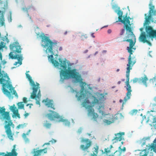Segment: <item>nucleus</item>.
Returning <instances> with one entry per match:
<instances>
[{
  "label": "nucleus",
  "mask_w": 156,
  "mask_h": 156,
  "mask_svg": "<svg viewBox=\"0 0 156 156\" xmlns=\"http://www.w3.org/2000/svg\"><path fill=\"white\" fill-rule=\"evenodd\" d=\"M47 153V148H45L43 149L37 150L34 152L33 156H40L42 153L45 154Z\"/></svg>",
  "instance_id": "nucleus-20"
},
{
  "label": "nucleus",
  "mask_w": 156,
  "mask_h": 156,
  "mask_svg": "<svg viewBox=\"0 0 156 156\" xmlns=\"http://www.w3.org/2000/svg\"><path fill=\"white\" fill-rule=\"evenodd\" d=\"M62 121L64 122V124L66 126H69L70 124V122L67 120L62 119L61 120Z\"/></svg>",
  "instance_id": "nucleus-35"
},
{
  "label": "nucleus",
  "mask_w": 156,
  "mask_h": 156,
  "mask_svg": "<svg viewBox=\"0 0 156 156\" xmlns=\"http://www.w3.org/2000/svg\"><path fill=\"white\" fill-rule=\"evenodd\" d=\"M81 142L83 143H85V145L83 144L80 145V149L85 152V151L88 152L87 151L88 149L92 145V142L88 139L82 138L81 140Z\"/></svg>",
  "instance_id": "nucleus-13"
},
{
  "label": "nucleus",
  "mask_w": 156,
  "mask_h": 156,
  "mask_svg": "<svg viewBox=\"0 0 156 156\" xmlns=\"http://www.w3.org/2000/svg\"><path fill=\"white\" fill-rule=\"evenodd\" d=\"M32 105H33L32 104H28L26 106H28L29 105H30L29 108H31V106Z\"/></svg>",
  "instance_id": "nucleus-49"
},
{
  "label": "nucleus",
  "mask_w": 156,
  "mask_h": 156,
  "mask_svg": "<svg viewBox=\"0 0 156 156\" xmlns=\"http://www.w3.org/2000/svg\"><path fill=\"white\" fill-rule=\"evenodd\" d=\"M86 108L88 109V111L89 114H93L94 113V109L92 108V106L89 105Z\"/></svg>",
  "instance_id": "nucleus-28"
},
{
  "label": "nucleus",
  "mask_w": 156,
  "mask_h": 156,
  "mask_svg": "<svg viewBox=\"0 0 156 156\" xmlns=\"http://www.w3.org/2000/svg\"><path fill=\"white\" fill-rule=\"evenodd\" d=\"M137 112V110L136 109H133L132 110L130 113V114L132 115H136Z\"/></svg>",
  "instance_id": "nucleus-39"
},
{
  "label": "nucleus",
  "mask_w": 156,
  "mask_h": 156,
  "mask_svg": "<svg viewBox=\"0 0 156 156\" xmlns=\"http://www.w3.org/2000/svg\"><path fill=\"white\" fill-rule=\"evenodd\" d=\"M29 115V114L28 113H26L24 114V116L25 117H27Z\"/></svg>",
  "instance_id": "nucleus-48"
},
{
  "label": "nucleus",
  "mask_w": 156,
  "mask_h": 156,
  "mask_svg": "<svg viewBox=\"0 0 156 156\" xmlns=\"http://www.w3.org/2000/svg\"><path fill=\"white\" fill-rule=\"evenodd\" d=\"M131 26L129 25L128 24L124 25V27L125 28L126 31H129V33L125 37V39L122 41H127L129 42V46L127 47V50L128 52L129 53V55L128 58V63L127 65V67L126 68V80L125 82L126 85V88L127 92L126 96L124 98H130L131 95V92L132 91V90L131 87L129 84V74L130 70L132 69V67L136 63L135 58H132L131 56V55L133 54L132 49L135 50L136 49V48H133V47L135 44L136 38L135 36L132 31Z\"/></svg>",
  "instance_id": "nucleus-1"
},
{
  "label": "nucleus",
  "mask_w": 156,
  "mask_h": 156,
  "mask_svg": "<svg viewBox=\"0 0 156 156\" xmlns=\"http://www.w3.org/2000/svg\"><path fill=\"white\" fill-rule=\"evenodd\" d=\"M147 152L146 149L143 150L140 152V156H147Z\"/></svg>",
  "instance_id": "nucleus-29"
},
{
  "label": "nucleus",
  "mask_w": 156,
  "mask_h": 156,
  "mask_svg": "<svg viewBox=\"0 0 156 156\" xmlns=\"http://www.w3.org/2000/svg\"><path fill=\"white\" fill-rule=\"evenodd\" d=\"M112 147L113 146L111 145L110 146L109 148L108 147L106 148H105L104 149V153L105 154L107 155H108V154L110 153Z\"/></svg>",
  "instance_id": "nucleus-26"
},
{
  "label": "nucleus",
  "mask_w": 156,
  "mask_h": 156,
  "mask_svg": "<svg viewBox=\"0 0 156 156\" xmlns=\"http://www.w3.org/2000/svg\"><path fill=\"white\" fill-rule=\"evenodd\" d=\"M43 126L44 127H45L46 128L49 129L50 128L51 124L48 122L47 121H46L43 124Z\"/></svg>",
  "instance_id": "nucleus-30"
},
{
  "label": "nucleus",
  "mask_w": 156,
  "mask_h": 156,
  "mask_svg": "<svg viewBox=\"0 0 156 156\" xmlns=\"http://www.w3.org/2000/svg\"><path fill=\"white\" fill-rule=\"evenodd\" d=\"M82 129H79L78 130V132L79 133H80L81 132Z\"/></svg>",
  "instance_id": "nucleus-52"
},
{
  "label": "nucleus",
  "mask_w": 156,
  "mask_h": 156,
  "mask_svg": "<svg viewBox=\"0 0 156 156\" xmlns=\"http://www.w3.org/2000/svg\"><path fill=\"white\" fill-rule=\"evenodd\" d=\"M1 76L2 78H0V82L3 84L4 86L7 88H9V90L12 92V85L9 83V76L6 74L3 76L0 69V76Z\"/></svg>",
  "instance_id": "nucleus-10"
},
{
  "label": "nucleus",
  "mask_w": 156,
  "mask_h": 156,
  "mask_svg": "<svg viewBox=\"0 0 156 156\" xmlns=\"http://www.w3.org/2000/svg\"><path fill=\"white\" fill-rule=\"evenodd\" d=\"M0 4L1 6L2 5L4 6V7L1 8L2 11L0 10V25L3 26L5 24L4 13L5 12V10L7 9L8 4L7 2L3 0H0Z\"/></svg>",
  "instance_id": "nucleus-11"
},
{
  "label": "nucleus",
  "mask_w": 156,
  "mask_h": 156,
  "mask_svg": "<svg viewBox=\"0 0 156 156\" xmlns=\"http://www.w3.org/2000/svg\"><path fill=\"white\" fill-rule=\"evenodd\" d=\"M22 137L25 141H27L29 140L28 138L27 137L25 133H23V134Z\"/></svg>",
  "instance_id": "nucleus-40"
},
{
  "label": "nucleus",
  "mask_w": 156,
  "mask_h": 156,
  "mask_svg": "<svg viewBox=\"0 0 156 156\" xmlns=\"http://www.w3.org/2000/svg\"><path fill=\"white\" fill-rule=\"evenodd\" d=\"M124 29H122L120 30V32L119 34L120 36H122V35H123V34L125 33V28L124 27Z\"/></svg>",
  "instance_id": "nucleus-41"
},
{
  "label": "nucleus",
  "mask_w": 156,
  "mask_h": 156,
  "mask_svg": "<svg viewBox=\"0 0 156 156\" xmlns=\"http://www.w3.org/2000/svg\"><path fill=\"white\" fill-rule=\"evenodd\" d=\"M18 108L20 109H24V105L23 102H19L17 103Z\"/></svg>",
  "instance_id": "nucleus-31"
},
{
  "label": "nucleus",
  "mask_w": 156,
  "mask_h": 156,
  "mask_svg": "<svg viewBox=\"0 0 156 156\" xmlns=\"http://www.w3.org/2000/svg\"><path fill=\"white\" fill-rule=\"evenodd\" d=\"M152 144H156V137L154 140L153 143Z\"/></svg>",
  "instance_id": "nucleus-55"
},
{
  "label": "nucleus",
  "mask_w": 156,
  "mask_h": 156,
  "mask_svg": "<svg viewBox=\"0 0 156 156\" xmlns=\"http://www.w3.org/2000/svg\"><path fill=\"white\" fill-rule=\"evenodd\" d=\"M5 109L4 107H2L0 109V114H1V118L3 119H5V123L7 124H6L5 126V132L7 136L8 137L9 139L12 141L14 140L13 135L14 133H13L11 131V126H12L13 127H14V124L11 120V118L9 114V112H5Z\"/></svg>",
  "instance_id": "nucleus-3"
},
{
  "label": "nucleus",
  "mask_w": 156,
  "mask_h": 156,
  "mask_svg": "<svg viewBox=\"0 0 156 156\" xmlns=\"http://www.w3.org/2000/svg\"><path fill=\"white\" fill-rule=\"evenodd\" d=\"M50 143L49 142H48L45 143L43 146H44V145H50Z\"/></svg>",
  "instance_id": "nucleus-53"
},
{
  "label": "nucleus",
  "mask_w": 156,
  "mask_h": 156,
  "mask_svg": "<svg viewBox=\"0 0 156 156\" xmlns=\"http://www.w3.org/2000/svg\"><path fill=\"white\" fill-rule=\"evenodd\" d=\"M140 31H142L143 30V27L140 28Z\"/></svg>",
  "instance_id": "nucleus-58"
},
{
  "label": "nucleus",
  "mask_w": 156,
  "mask_h": 156,
  "mask_svg": "<svg viewBox=\"0 0 156 156\" xmlns=\"http://www.w3.org/2000/svg\"><path fill=\"white\" fill-rule=\"evenodd\" d=\"M108 119H104L103 121L107 125H110L114 122V120L113 116L110 115V117L107 118Z\"/></svg>",
  "instance_id": "nucleus-23"
},
{
  "label": "nucleus",
  "mask_w": 156,
  "mask_h": 156,
  "mask_svg": "<svg viewBox=\"0 0 156 156\" xmlns=\"http://www.w3.org/2000/svg\"><path fill=\"white\" fill-rule=\"evenodd\" d=\"M153 0H150V2L149 4L150 6L149 10V14L148 16H147V14H145V22L144 24L149 25L150 23V22H152L156 23V20L154 21L153 20V18L152 17V16L156 15V10H154V6L152 5V1Z\"/></svg>",
  "instance_id": "nucleus-9"
},
{
  "label": "nucleus",
  "mask_w": 156,
  "mask_h": 156,
  "mask_svg": "<svg viewBox=\"0 0 156 156\" xmlns=\"http://www.w3.org/2000/svg\"><path fill=\"white\" fill-rule=\"evenodd\" d=\"M3 91L4 94L7 95V96H8L9 97H10L11 96V93L9 91L7 90L5 88H4Z\"/></svg>",
  "instance_id": "nucleus-34"
},
{
  "label": "nucleus",
  "mask_w": 156,
  "mask_h": 156,
  "mask_svg": "<svg viewBox=\"0 0 156 156\" xmlns=\"http://www.w3.org/2000/svg\"><path fill=\"white\" fill-rule=\"evenodd\" d=\"M12 90L13 91V94L15 96L18 98V96L17 94V93H16V90H15L14 89H12Z\"/></svg>",
  "instance_id": "nucleus-42"
},
{
  "label": "nucleus",
  "mask_w": 156,
  "mask_h": 156,
  "mask_svg": "<svg viewBox=\"0 0 156 156\" xmlns=\"http://www.w3.org/2000/svg\"><path fill=\"white\" fill-rule=\"evenodd\" d=\"M146 31L147 36L152 38L156 37V30H153L151 26H147L146 27Z\"/></svg>",
  "instance_id": "nucleus-15"
},
{
  "label": "nucleus",
  "mask_w": 156,
  "mask_h": 156,
  "mask_svg": "<svg viewBox=\"0 0 156 156\" xmlns=\"http://www.w3.org/2000/svg\"><path fill=\"white\" fill-rule=\"evenodd\" d=\"M139 40L143 43H145V41L147 40L145 34L144 32L142 33L139 37Z\"/></svg>",
  "instance_id": "nucleus-24"
},
{
  "label": "nucleus",
  "mask_w": 156,
  "mask_h": 156,
  "mask_svg": "<svg viewBox=\"0 0 156 156\" xmlns=\"http://www.w3.org/2000/svg\"><path fill=\"white\" fill-rule=\"evenodd\" d=\"M9 108L10 110L13 112L15 116L19 118H20V115L18 113V110L16 109V108L15 107L14 104L10 106Z\"/></svg>",
  "instance_id": "nucleus-19"
},
{
  "label": "nucleus",
  "mask_w": 156,
  "mask_h": 156,
  "mask_svg": "<svg viewBox=\"0 0 156 156\" xmlns=\"http://www.w3.org/2000/svg\"><path fill=\"white\" fill-rule=\"evenodd\" d=\"M52 101L48 100V98H46L45 100H43L42 101L43 102H45V105L48 107H50L53 110H55V108L54 107V105Z\"/></svg>",
  "instance_id": "nucleus-18"
},
{
  "label": "nucleus",
  "mask_w": 156,
  "mask_h": 156,
  "mask_svg": "<svg viewBox=\"0 0 156 156\" xmlns=\"http://www.w3.org/2000/svg\"><path fill=\"white\" fill-rule=\"evenodd\" d=\"M145 41V43H147L150 46H151V43L149 41L147 40Z\"/></svg>",
  "instance_id": "nucleus-47"
},
{
  "label": "nucleus",
  "mask_w": 156,
  "mask_h": 156,
  "mask_svg": "<svg viewBox=\"0 0 156 156\" xmlns=\"http://www.w3.org/2000/svg\"><path fill=\"white\" fill-rule=\"evenodd\" d=\"M94 33H91V36L93 38H94L95 37V36L94 35Z\"/></svg>",
  "instance_id": "nucleus-51"
},
{
  "label": "nucleus",
  "mask_w": 156,
  "mask_h": 156,
  "mask_svg": "<svg viewBox=\"0 0 156 156\" xmlns=\"http://www.w3.org/2000/svg\"><path fill=\"white\" fill-rule=\"evenodd\" d=\"M51 112L47 114V116L50 120L52 121L54 120L55 118H59V115L58 114L51 110H49Z\"/></svg>",
  "instance_id": "nucleus-17"
},
{
  "label": "nucleus",
  "mask_w": 156,
  "mask_h": 156,
  "mask_svg": "<svg viewBox=\"0 0 156 156\" xmlns=\"http://www.w3.org/2000/svg\"><path fill=\"white\" fill-rule=\"evenodd\" d=\"M67 31H66L65 32V33H64V34L66 35L67 34Z\"/></svg>",
  "instance_id": "nucleus-61"
},
{
  "label": "nucleus",
  "mask_w": 156,
  "mask_h": 156,
  "mask_svg": "<svg viewBox=\"0 0 156 156\" xmlns=\"http://www.w3.org/2000/svg\"><path fill=\"white\" fill-rule=\"evenodd\" d=\"M94 100L92 102V104L93 106L95 104L99 105V107L98 108L99 112L101 113L102 115L105 116L104 112L103 110L104 109V102L105 101V96L102 94H101L98 96V98L94 96H93Z\"/></svg>",
  "instance_id": "nucleus-8"
},
{
  "label": "nucleus",
  "mask_w": 156,
  "mask_h": 156,
  "mask_svg": "<svg viewBox=\"0 0 156 156\" xmlns=\"http://www.w3.org/2000/svg\"><path fill=\"white\" fill-rule=\"evenodd\" d=\"M133 83H135L137 82L140 83V78H134L133 79Z\"/></svg>",
  "instance_id": "nucleus-38"
},
{
  "label": "nucleus",
  "mask_w": 156,
  "mask_h": 156,
  "mask_svg": "<svg viewBox=\"0 0 156 156\" xmlns=\"http://www.w3.org/2000/svg\"><path fill=\"white\" fill-rule=\"evenodd\" d=\"M9 47L12 51L9 54L10 58L12 59H18V61L15 62L14 64V65L16 66L19 63L20 65H21L22 64V56L21 55L19 56L18 55H14L13 54V53H21L22 48L19 43L16 42H14L10 45Z\"/></svg>",
  "instance_id": "nucleus-5"
},
{
  "label": "nucleus",
  "mask_w": 156,
  "mask_h": 156,
  "mask_svg": "<svg viewBox=\"0 0 156 156\" xmlns=\"http://www.w3.org/2000/svg\"><path fill=\"white\" fill-rule=\"evenodd\" d=\"M82 39L83 40L84 39L87 38V36L86 34L82 35L81 36Z\"/></svg>",
  "instance_id": "nucleus-44"
},
{
  "label": "nucleus",
  "mask_w": 156,
  "mask_h": 156,
  "mask_svg": "<svg viewBox=\"0 0 156 156\" xmlns=\"http://www.w3.org/2000/svg\"><path fill=\"white\" fill-rule=\"evenodd\" d=\"M62 47H61L59 48V51H62Z\"/></svg>",
  "instance_id": "nucleus-59"
},
{
  "label": "nucleus",
  "mask_w": 156,
  "mask_h": 156,
  "mask_svg": "<svg viewBox=\"0 0 156 156\" xmlns=\"http://www.w3.org/2000/svg\"><path fill=\"white\" fill-rule=\"evenodd\" d=\"M51 62L52 64L55 66H59V63L57 61H56L54 59H51Z\"/></svg>",
  "instance_id": "nucleus-33"
},
{
  "label": "nucleus",
  "mask_w": 156,
  "mask_h": 156,
  "mask_svg": "<svg viewBox=\"0 0 156 156\" xmlns=\"http://www.w3.org/2000/svg\"><path fill=\"white\" fill-rule=\"evenodd\" d=\"M27 98L26 97H24L23 98V101L24 103H27Z\"/></svg>",
  "instance_id": "nucleus-45"
},
{
  "label": "nucleus",
  "mask_w": 156,
  "mask_h": 156,
  "mask_svg": "<svg viewBox=\"0 0 156 156\" xmlns=\"http://www.w3.org/2000/svg\"><path fill=\"white\" fill-rule=\"evenodd\" d=\"M121 80L122 81H124L125 80V79H122Z\"/></svg>",
  "instance_id": "nucleus-63"
},
{
  "label": "nucleus",
  "mask_w": 156,
  "mask_h": 156,
  "mask_svg": "<svg viewBox=\"0 0 156 156\" xmlns=\"http://www.w3.org/2000/svg\"><path fill=\"white\" fill-rule=\"evenodd\" d=\"M26 125L25 124H19L17 126V128L18 129L23 128L24 127H26Z\"/></svg>",
  "instance_id": "nucleus-37"
},
{
  "label": "nucleus",
  "mask_w": 156,
  "mask_h": 156,
  "mask_svg": "<svg viewBox=\"0 0 156 156\" xmlns=\"http://www.w3.org/2000/svg\"><path fill=\"white\" fill-rule=\"evenodd\" d=\"M12 16H11V14L10 13V15L9 16V20L10 22H11L12 21Z\"/></svg>",
  "instance_id": "nucleus-50"
},
{
  "label": "nucleus",
  "mask_w": 156,
  "mask_h": 156,
  "mask_svg": "<svg viewBox=\"0 0 156 156\" xmlns=\"http://www.w3.org/2000/svg\"><path fill=\"white\" fill-rule=\"evenodd\" d=\"M145 142L144 141L141 144V146H143L145 144Z\"/></svg>",
  "instance_id": "nucleus-57"
},
{
  "label": "nucleus",
  "mask_w": 156,
  "mask_h": 156,
  "mask_svg": "<svg viewBox=\"0 0 156 156\" xmlns=\"http://www.w3.org/2000/svg\"><path fill=\"white\" fill-rule=\"evenodd\" d=\"M119 69H117L116 70V71L117 72H119Z\"/></svg>",
  "instance_id": "nucleus-64"
},
{
  "label": "nucleus",
  "mask_w": 156,
  "mask_h": 156,
  "mask_svg": "<svg viewBox=\"0 0 156 156\" xmlns=\"http://www.w3.org/2000/svg\"><path fill=\"white\" fill-rule=\"evenodd\" d=\"M61 67L63 69H61L60 72V76L61 79L63 77L64 79H68L70 78L74 79L77 81H80V74L76 72V69H71L70 67H68L67 69V65L65 61H63L61 58H59Z\"/></svg>",
  "instance_id": "nucleus-2"
},
{
  "label": "nucleus",
  "mask_w": 156,
  "mask_h": 156,
  "mask_svg": "<svg viewBox=\"0 0 156 156\" xmlns=\"http://www.w3.org/2000/svg\"><path fill=\"white\" fill-rule=\"evenodd\" d=\"M36 103L37 104L40 105V102L39 101H36Z\"/></svg>",
  "instance_id": "nucleus-54"
},
{
  "label": "nucleus",
  "mask_w": 156,
  "mask_h": 156,
  "mask_svg": "<svg viewBox=\"0 0 156 156\" xmlns=\"http://www.w3.org/2000/svg\"><path fill=\"white\" fill-rule=\"evenodd\" d=\"M94 149L93 154H91L90 156H97L98 153V147L96 146V147H94Z\"/></svg>",
  "instance_id": "nucleus-27"
},
{
  "label": "nucleus",
  "mask_w": 156,
  "mask_h": 156,
  "mask_svg": "<svg viewBox=\"0 0 156 156\" xmlns=\"http://www.w3.org/2000/svg\"><path fill=\"white\" fill-rule=\"evenodd\" d=\"M83 79L81 78V75H80V79L79 81H77L76 80V82H80L81 84V90L80 92V95L79 96V94L80 93L79 92H78L76 94V97H77L78 99V100H80L81 99H83L85 98L86 95V94L84 93V87L86 85V83L82 81Z\"/></svg>",
  "instance_id": "nucleus-12"
},
{
  "label": "nucleus",
  "mask_w": 156,
  "mask_h": 156,
  "mask_svg": "<svg viewBox=\"0 0 156 156\" xmlns=\"http://www.w3.org/2000/svg\"><path fill=\"white\" fill-rule=\"evenodd\" d=\"M150 108L149 111L148 112L150 113V114L148 117L147 120L146 121L147 123L150 122L149 125L151 126H153L154 129H156V115H153L151 112H156V105L154 104H151L150 105Z\"/></svg>",
  "instance_id": "nucleus-7"
},
{
  "label": "nucleus",
  "mask_w": 156,
  "mask_h": 156,
  "mask_svg": "<svg viewBox=\"0 0 156 156\" xmlns=\"http://www.w3.org/2000/svg\"><path fill=\"white\" fill-rule=\"evenodd\" d=\"M148 150H150L151 151H152L153 150V151L156 153V144H152L149 146Z\"/></svg>",
  "instance_id": "nucleus-25"
},
{
  "label": "nucleus",
  "mask_w": 156,
  "mask_h": 156,
  "mask_svg": "<svg viewBox=\"0 0 156 156\" xmlns=\"http://www.w3.org/2000/svg\"><path fill=\"white\" fill-rule=\"evenodd\" d=\"M41 42V46L44 48H46L45 50L46 53H50L51 54V55H48V59L51 57V59H54L53 55L54 54L53 49L58 51V46L57 45L58 42L56 41L53 42L48 37L44 35L42 37Z\"/></svg>",
  "instance_id": "nucleus-4"
},
{
  "label": "nucleus",
  "mask_w": 156,
  "mask_h": 156,
  "mask_svg": "<svg viewBox=\"0 0 156 156\" xmlns=\"http://www.w3.org/2000/svg\"><path fill=\"white\" fill-rule=\"evenodd\" d=\"M117 14L119 15L118 21H116V22H117L118 21L124 24V25L127 24H128L130 26L131 25L130 21L129 20V19H131V18H130L129 17H128L126 15L125 17L123 18V20H122V12L121 10H119Z\"/></svg>",
  "instance_id": "nucleus-14"
},
{
  "label": "nucleus",
  "mask_w": 156,
  "mask_h": 156,
  "mask_svg": "<svg viewBox=\"0 0 156 156\" xmlns=\"http://www.w3.org/2000/svg\"><path fill=\"white\" fill-rule=\"evenodd\" d=\"M27 78L28 79L32 87L33 92L31 95L30 98L32 99H34L36 98L40 99L41 97V91L40 89V84L37 83L35 84L34 81L32 80L30 75L28 73H26Z\"/></svg>",
  "instance_id": "nucleus-6"
},
{
  "label": "nucleus",
  "mask_w": 156,
  "mask_h": 156,
  "mask_svg": "<svg viewBox=\"0 0 156 156\" xmlns=\"http://www.w3.org/2000/svg\"><path fill=\"white\" fill-rule=\"evenodd\" d=\"M112 32V30L110 29H109L108 30V34H110Z\"/></svg>",
  "instance_id": "nucleus-56"
},
{
  "label": "nucleus",
  "mask_w": 156,
  "mask_h": 156,
  "mask_svg": "<svg viewBox=\"0 0 156 156\" xmlns=\"http://www.w3.org/2000/svg\"><path fill=\"white\" fill-rule=\"evenodd\" d=\"M56 142V140L54 139H52L49 141V142H51L52 144L55 143Z\"/></svg>",
  "instance_id": "nucleus-46"
},
{
  "label": "nucleus",
  "mask_w": 156,
  "mask_h": 156,
  "mask_svg": "<svg viewBox=\"0 0 156 156\" xmlns=\"http://www.w3.org/2000/svg\"><path fill=\"white\" fill-rule=\"evenodd\" d=\"M16 145H14L13 146V149L11 152H0V155L2 156H17L18 153L16 152Z\"/></svg>",
  "instance_id": "nucleus-16"
},
{
  "label": "nucleus",
  "mask_w": 156,
  "mask_h": 156,
  "mask_svg": "<svg viewBox=\"0 0 156 156\" xmlns=\"http://www.w3.org/2000/svg\"><path fill=\"white\" fill-rule=\"evenodd\" d=\"M108 156H115L113 154H110L109 155H108Z\"/></svg>",
  "instance_id": "nucleus-60"
},
{
  "label": "nucleus",
  "mask_w": 156,
  "mask_h": 156,
  "mask_svg": "<svg viewBox=\"0 0 156 156\" xmlns=\"http://www.w3.org/2000/svg\"><path fill=\"white\" fill-rule=\"evenodd\" d=\"M90 102L89 101V100L86 99L84 101H83V106L85 107H87V106L88 105H87V104H90Z\"/></svg>",
  "instance_id": "nucleus-32"
},
{
  "label": "nucleus",
  "mask_w": 156,
  "mask_h": 156,
  "mask_svg": "<svg viewBox=\"0 0 156 156\" xmlns=\"http://www.w3.org/2000/svg\"><path fill=\"white\" fill-rule=\"evenodd\" d=\"M153 153L151 152H149L148 151L147 153V156H153Z\"/></svg>",
  "instance_id": "nucleus-43"
},
{
  "label": "nucleus",
  "mask_w": 156,
  "mask_h": 156,
  "mask_svg": "<svg viewBox=\"0 0 156 156\" xmlns=\"http://www.w3.org/2000/svg\"><path fill=\"white\" fill-rule=\"evenodd\" d=\"M121 83V81H119L118 82V84H119Z\"/></svg>",
  "instance_id": "nucleus-62"
},
{
  "label": "nucleus",
  "mask_w": 156,
  "mask_h": 156,
  "mask_svg": "<svg viewBox=\"0 0 156 156\" xmlns=\"http://www.w3.org/2000/svg\"><path fill=\"white\" fill-rule=\"evenodd\" d=\"M124 134V132L115 134V136L114 138V140H115L116 141H121L122 139V135Z\"/></svg>",
  "instance_id": "nucleus-21"
},
{
  "label": "nucleus",
  "mask_w": 156,
  "mask_h": 156,
  "mask_svg": "<svg viewBox=\"0 0 156 156\" xmlns=\"http://www.w3.org/2000/svg\"><path fill=\"white\" fill-rule=\"evenodd\" d=\"M93 118L94 121H97V118L98 117V115L97 113H94L93 114Z\"/></svg>",
  "instance_id": "nucleus-36"
},
{
  "label": "nucleus",
  "mask_w": 156,
  "mask_h": 156,
  "mask_svg": "<svg viewBox=\"0 0 156 156\" xmlns=\"http://www.w3.org/2000/svg\"><path fill=\"white\" fill-rule=\"evenodd\" d=\"M148 80V79L146 76L145 75L144 77L140 78V83H142L146 87H147V81Z\"/></svg>",
  "instance_id": "nucleus-22"
}]
</instances>
